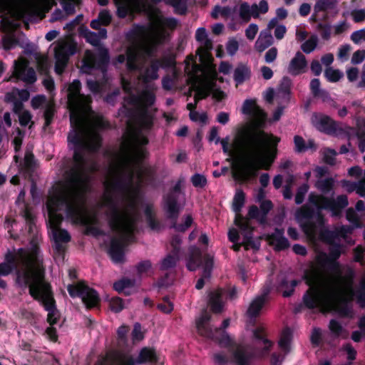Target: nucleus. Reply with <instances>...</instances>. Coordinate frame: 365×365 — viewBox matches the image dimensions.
Wrapping results in <instances>:
<instances>
[{
  "instance_id": "1",
  "label": "nucleus",
  "mask_w": 365,
  "mask_h": 365,
  "mask_svg": "<svg viewBox=\"0 0 365 365\" xmlns=\"http://www.w3.org/2000/svg\"><path fill=\"white\" fill-rule=\"evenodd\" d=\"M137 110H120V115L128 117L127 130L123 135L119 151L115 155L105 181V203H110L112 192L123 185L128 191L125 207L119 209L112 207L108 213L111 229L121 237V242L113 240L108 253L115 262L123 259V242L133 235L136 215V189L134 175L137 163V128L135 126Z\"/></svg>"
},
{
  "instance_id": "2",
  "label": "nucleus",
  "mask_w": 365,
  "mask_h": 365,
  "mask_svg": "<svg viewBox=\"0 0 365 365\" xmlns=\"http://www.w3.org/2000/svg\"><path fill=\"white\" fill-rule=\"evenodd\" d=\"M89 188V176L85 165L74 163L68 172L63 182L55 185L49 192L46 207L48 225L55 241V249L59 253L63 251L61 243L68 242L71 236L59 226L63 220V211L76 224L90 225L94 224L96 216L86 206L85 194Z\"/></svg>"
},
{
  "instance_id": "3",
  "label": "nucleus",
  "mask_w": 365,
  "mask_h": 365,
  "mask_svg": "<svg viewBox=\"0 0 365 365\" xmlns=\"http://www.w3.org/2000/svg\"><path fill=\"white\" fill-rule=\"evenodd\" d=\"M145 13L148 19L146 26L138 24V81L144 83L158 79L160 68H173L176 66V54L170 52L158 58L160 46L170 38L165 27L174 30L178 24L173 17H165L160 9L148 5Z\"/></svg>"
},
{
  "instance_id": "4",
  "label": "nucleus",
  "mask_w": 365,
  "mask_h": 365,
  "mask_svg": "<svg viewBox=\"0 0 365 365\" xmlns=\"http://www.w3.org/2000/svg\"><path fill=\"white\" fill-rule=\"evenodd\" d=\"M354 273L340 276V283L343 286L329 287L322 289L319 285L324 282V274L317 267L306 269L302 277L309 287L302 297V304L307 309H314L334 306L336 312L344 317L351 316V304L355 299L361 308L365 307V279L360 282V287L355 290L353 287Z\"/></svg>"
},
{
  "instance_id": "5",
  "label": "nucleus",
  "mask_w": 365,
  "mask_h": 365,
  "mask_svg": "<svg viewBox=\"0 0 365 365\" xmlns=\"http://www.w3.org/2000/svg\"><path fill=\"white\" fill-rule=\"evenodd\" d=\"M81 83L73 81L68 87V103L72 130L68 136V145L74 150V163L83 164L81 151L96 150L101 145L98 130L106 128L107 122L98 113L91 110V99L80 93Z\"/></svg>"
},
{
  "instance_id": "6",
  "label": "nucleus",
  "mask_w": 365,
  "mask_h": 365,
  "mask_svg": "<svg viewBox=\"0 0 365 365\" xmlns=\"http://www.w3.org/2000/svg\"><path fill=\"white\" fill-rule=\"evenodd\" d=\"M280 138L268 134L256 126H247L238 130L236 143L246 155L247 169L234 173L237 180L247 181L257 170H269L277 156V145Z\"/></svg>"
},
{
  "instance_id": "7",
  "label": "nucleus",
  "mask_w": 365,
  "mask_h": 365,
  "mask_svg": "<svg viewBox=\"0 0 365 365\" xmlns=\"http://www.w3.org/2000/svg\"><path fill=\"white\" fill-rule=\"evenodd\" d=\"M348 204V198L344 195L334 199L312 192L308 196V204L297 210L296 217L304 234L314 236L318 229L323 227L325 224L323 210H329L334 215H338Z\"/></svg>"
},
{
  "instance_id": "8",
  "label": "nucleus",
  "mask_w": 365,
  "mask_h": 365,
  "mask_svg": "<svg viewBox=\"0 0 365 365\" xmlns=\"http://www.w3.org/2000/svg\"><path fill=\"white\" fill-rule=\"evenodd\" d=\"M27 267L18 273V283L24 288H29L30 295L41 302L48 312L47 321L50 325L55 324L59 319L56 309L51 286L45 280V269L37 261L33 272H28Z\"/></svg>"
},
{
  "instance_id": "9",
  "label": "nucleus",
  "mask_w": 365,
  "mask_h": 365,
  "mask_svg": "<svg viewBox=\"0 0 365 365\" xmlns=\"http://www.w3.org/2000/svg\"><path fill=\"white\" fill-rule=\"evenodd\" d=\"M183 178H180L175 185L169 189L167 193L163 195L162 208L166 218L170 220V229H173L177 232H185L193 224L194 220L190 214L183 217L182 223H178V219L182 209L179 202V195L182 192V184Z\"/></svg>"
},
{
  "instance_id": "10",
  "label": "nucleus",
  "mask_w": 365,
  "mask_h": 365,
  "mask_svg": "<svg viewBox=\"0 0 365 365\" xmlns=\"http://www.w3.org/2000/svg\"><path fill=\"white\" fill-rule=\"evenodd\" d=\"M148 143V138H138V209L143 201V190H155L163 183V180L158 176L157 167L146 162L150 153L144 146Z\"/></svg>"
},
{
  "instance_id": "11",
  "label": "nucleus",
  "mask_w": 365,
  "mask_h": 365,
  "mask_svg": "<svg viewBox=\"0 0 365 365\" xmlns=\"http://www.w3.org/2000/svg\"><path fill=\"white\" fill-rule=\"evenodd\" d=\"M5 261L0 264V276L9 274L16 267L17 269L16 282L19 287L17 280L20 270L27 267L28 272H33L37 261H39L41 267H43V259L37 247L31 249H19L16 252H8L5 256Z\"/></svg>"
},
{
  "instance_id": "12",
  "label": "nucleus",
  "mask_w": 365,
  "mask_h": 365,
  "mask_svg": "<svg viewBox=\"0 0 365 365\" xmlns=\"http://www.w3.org/2000/svg\"><path fill=\"white\" fill-rule=\"evenodd\" d=\"M155 99V93L148 86L142 91L138 90V138H148L153 127L157 109L151 107Z\"/></svg>"
},
{
  "instance_id": "13",
  "label": "nucleus",
  "mask_w": 365,
  "mask_h": 365,
  "mask_svg": "<svg viewBox=\"0 0 365 365\" xmlns=\"http://www.w3.org/2000/svg\"><path fill=\"white\" fill-rule=\"evenodd\" d=\"M253 336L256 344H263L264 347L259 351V356H255L254 352L248 351L245 346H237L232 352L233 361L237 365H250L256 356L264 358L269 353L273 342L267 338L264 329L262 327L255 329Z\"/></svg>"
},
{
  "instance_id": "14",
  "label": "nucleus",
  "mask_w": 365,
  "mask_h": 365,
  "mask_svg": "<svg viewBox=\"0 0 365 365\" xmlns=\"http://www.w3.org/2000/svg\"><path fill=\"white\" fill-rule=\"evenodd\" d=\"M341 254V247L340 244L334 243L331 245L329 247V255H327L325 252H321L317 255L316 258V261L317 263V266H312L309 269H312L313 267H317L324 274V282L320 286V288L322 289H328L329 288L325 287L326 284V277L325 273L324 272V269H328L329 270L337 272L338 274V282H340V276H342L340 272V265L337 262L338 259L340 257Z\"/></svg>"
},
{
  "instance_id": "15",
  "label": "nucleus",
  "mask_w": 365,
  "mask_h": 365,
  "mask_svg": "<svg viewBox=\"0 0 365 365\" xmlns=\"http://www.w3.org/2000/svg\"><path fill=\"white\" fill-rule=\"evenodd\" d=\"M260 211L256 205L250 207L247 215L242 216L241 214H237L235 217V225L237 226L242 232L243 235V242L245 245L251 247L253 249L258 250L259 245H257L253 240V232L255 227L251 224V220H256L259 217Z\"/></svg>"
},
{
  "instance_id": "16",
  "label": "nucleus",
  "mask_w": 365,
  "mask_h": 365,
  "mask_svg": "<svg viewBox=\"0 0 365 365\" xmlns=\"http://www.w3.org/2000/svg\"><path fill=\"white\" fill-rule=\"evenodd\" d=\"M76 44L71 39H61L56 43L55 52V71L61 74L67 64L68 57L76 52Z\"/></svg>"
},
{
  "instance_id": "17",
  "label": "nucleus",
  "mask_w": 365,
  "mask_h": 365,
  "mask_svg": "<svg viewBox=\"0 0 365 365\" xmlns=\"http://www.w3.org/2000/svg\"><path fill=\"white\" fill-rule=\"evenodd\" d=\"M108 51L103 46L98 48V58L93 52L87 51L85 53L81 70L83 73H90L93 69L99 68L102 73H104L105 66L108 63Z\"/></svg>"
},
{
  "instance_id": "18",
  "label": "nucleus",
  "mask_w": 365,
  "mask_h": 365,
  "mask_svg": "<svg viewBox=\"0 0 365 365\" xmlns=\"http://www.w3.org/2000/svg\"><path fill=\"white\" fill-rule=\"evenodd\" d=\"M68 292L72 297H81L88 309L96 307L99 304L100 298L98 293L83 282L69 285Z\"/></svg>"
},
{
  "instance_id": "19",
  "label": "nucleus",
  "mask_w": 365,
  "mask_h": 365,
  "mask_svg": "<svg viewBox=\"0 0 365 365\" xmlns=\"http://www.w3.org/2000/svg\"><path fill=\"white\" fill-rule=\"evenodd\" d=\"M13 6L11 9V18L5 17L1 20V27L4 31L10 33L19 26L18 20L22 18L28 6L27 0H11Z\"/></svg>"
},
{
  "instance_id": "20",
  "label": "nucleus",
  "mask_w": 365,
  "mask_h": 365,
  "mask_svg": "<svg viewBox=\"0 0 365 365\" xmlns=\"http://www.w3.org/2000/svg\"><path fill=\"white\" fill-rule=\"evenodd\" d=\"M11 78L21 80L26 83H33L36 81V73L29 67V62L24 58L14 61Z\"/></svg>"
},
{
  "instance_id": "21",
  "label": "nucleus",
  "mask_w": 365,
  "mask_h": 365,
  "mask_svg": "<svg viewBox=\"0 0 365 365\" xmlns=\"http://www.w3.org/2000/svg\"><path fill=\"white\" fill-rule=\"evenodd\" d=\"M312 123L318 130L327 135H335L338 130L337 123L326 115H314Z\"/></svg>"
},
{
  "instance_id": "22",
  "label": "nucleus",
  "mask_w": 365,
  "mask_h": 365,
  "mask_svg": "<svg viewBox=\"0 0 365 365\" xmlns=\"http://www.w3.org/2000/svg\"><path fill=\"white\" fill-rule=\"evenodd\" d=\"M267 240L277 252L285 250L290 246L289 240L284 235L282 228L276 227L274 232L267 236Z\"/></svg>"
},
{
  "instance_id": "23",
  "label": "nucleus",
  "mask_w": 365,
  "mask_h": 365,
  "mask_svg": "<svg viewBox=\"0 0 365 365\" xmlns=\"http://www.w3.org/2000/svg\"><path fill=\"white\" fill-rule=\"evenodd\" d=\"M269 289H264L260 295L255 297L250 303L247 310V315L251 319L257 318L261 309L266 303Z\"/></svg>"
},
{
  "instance_id": "24",
  "label": "nucleus",
  "mask_w": 365,
  "mask_h": 365,
  "mask_svg": "<svg viewBox=\"0 0 365 365\" xmlns=\"http://www.w3.org/2000/svg\"><path fill=\"white\" fill-rule=\"evenodd\" d=\"M211 319V315L207 312L206 309H204L200 317L196 320V328L197 329L198 333L204 336H212L213 332L212 327H210L207 323L210 322Z\"/></svg>"
},
{
  "instance_id": "25",
  "label": "nucleus",
  "mask_w": 365,
  "mask_h": 365,
  "mask_svg": "<svg viewBox=\"0 0 365 365\" xmlns=\"http://www.w3.org/2000/svg\"><path fill=\"white\" fill-rule=\"evenodd\" d=\"M117 6V14L120 18L133 16L137 6V0H113Z\"/></svg>"
},
{
  "instance_id": "26",
  "label": "nucleus",
  "mask_w": 365,
  "mask_h": 365,
  "mask_svg": "<svg viewBox=\"0 0 365 365\" xmlns=\"http://www.w3.org/2000/svg\"><path fill=\"white\" fill-rule=\"evenodd\" d=\"M307 66V61L304 55L300 51H297L289 64L288 72L292 76L299 75L304 72Z\"/></svg>"
},
{
  "instance_id": "27",
  "label": "nucleus",
  "mask_w": 365,
  "mask_h": 365,
  "mask_svg": "<svg viewBox=\"0 0 365 365\" xmlns=\"http://www.w3.org/2000/svg\"><path fill=\"white\" fill-rule=\"evenodd\" d=\"M208 305L212 312L215 314H220L222 312L224 304L222 302V290L221 289L212 291L209 293Z\"/></svg>"
},
{
  "instance_id": "28",
  "label": "nucleus",
  "mask_w": 365,
  "mask_h": 365,
  "mask_svg": "<svg viewBox=\"0 0 365 365\" xmlns=\"http://www.w3.org/2000/svg\"><path fill=\"white\" fill-rule=\"evenodd\" d=\"M158 361V356L153 347L145 346L138 352V364H155Z\"/></svg>"
},
{
  "instance_id": "29",
  "label": "nucleus",
  "mask_w": 365,
  "mask_h": 365,
  "mask_svg": "<svg viewBox=\"0 0 365 365\" xmlns=\"http://www.w3.org/2000/svg\"><path fill=\"white\" fill-rule=\"evenodd\" d=\"M144 214L147 225L152 231L158 232L163 229V225L155 217L153 205H146L144 210Z\"/></svg>"
},
{
  "instance_id": "30",
  "label": "nucleus",
  "mask_w": 365,
  "mask_h": 365,
  "mask_svg": "<svg viewBox=\"0 0 365 365\" xmlns=\"http://www.w3.org/2000/svg\"><path fill=\"white\" fill-rule=\"evenodd\" d=\"M212 332V336H206V338L217 342L220 346L222 347L230 348L234 345L232 339L225 330H221V329H214Z\"/></svg>"
},
{
  "instance_id": "31",
  "label": "nucleus",
  "mask_w": 365,
  "mask_h": 365,
  "mask_svg": "<svg viewBox=\"0 0 365 365\" xmlns=\"http://www.w3.org/2000/svg\"><path fill=\"white\" fill-rule=\"evenodd\" d=\"M202 255L197 247H192L190 250L187 262V268L190 271H195L202 264Z\"/></svg>"
},
{
  "instance_id": "32",
  "label": "nucleus",
  "mask_w": 365,
  "mask_h": 365,
  "mask_svg": "<svg viewBox=\"0 0 365 365\" xmlns=\"http://www.w3.org/2000/svg\"><path fill=\"white\" fill-rule=\"evenodd\" d=\"M299 282L300 281L297 279L289 282L287 277H283L278 282L277 289L279 292H282L284 297H289L293 294L295 287Z\"/></svg>"
},
{
  "instance_id": "33",
  "label": "nucleus",
  "mask_w": 365,
  "mask_h": 365,
  "mask_svg": "<svg viewBox=\"0 0 365 365\" xmlns=\"http://www.w3.org/2000/svg\"><path fill=\"white\" fill-rule=\"evenodd\" d=\"M242 111L244 114L253 117H264L265 115L255 100L252 99H247L244 101Z\"/></svg>"
},
{
  "instance_id": "34",
  "label": "nucleus",
  "mask_w": 365,
  "mask_h": 365,
  "mask_svg": "<svg viewBox=\"0 0 365 365\" xmlns=\"http://www.w3.org/2000/svg\"><path fill=\"white\" fill-rule=\"evenodd\" d=\"M130 45L127 50L126 64L129 70H133L136 68L137 56V41L135 36H129Z\"/></svg>"
},
{
  "instance_id": "35",
  "label": "nucleus",
  "mask_w": 365,
  "mask_h": 365,
  "mask_svg": "<svg viewBox=\"0 0 365 365\" xmlns=\"http://www.w3.org/2000/svg\"><path fill=\"white\" fill-rule=\"evenodd\" d=\"M82 36L91 45L98 46L100 41L106 38L107 31L105 29H101L98 33H95L86 29L82 31Z\"/></svg>"
},
{
  "instance_id": "36",
  "label": "nucleus",
  "mask_w": 365,
  "mask_h": 365,
  "mask_svg": "<svg viewBox=\"0 0 365 365\" xmlns=\"http://www.w3.org/2000/svg\"><path fill=\"white\" fill-rule=\"evenodd\" d=\"M273 42V37L270 32L268 31H262L255 42V47L259 53H262L272 46Z\"/></svg>"
},
{
  "instance_id": "37",
  "label": "nucleus",
  "mask_w": 365,
  "mask_h": 365,
  "mask_svg": "<svg viewBox=\"0 0 365 365\" xmlns=\"http://www.w3.org/2000/svg\"><path fill=\"white\" fill-rule=\"evenodd\" d=\"M251 76L250 68L244 63H240L234 71V80L237 84H242Z\"/></svg>"
},
{
  "instance_id": "38",
  "label": "nucleus",
  "mask_w": 365,
  "mask_h": 365,
  "mask_svg": "<svg viewBox=\"0 0 365 365\" xmlns=\"http://www.w3.org/2000/svg\"><path fill=\"white\" fill-rule=\"evenodd\" d=\"M13 111L19 116V123L21 125H27L31 120V114L29 111L24 110L23 104L21 102H16Z\"/></svg>"
},
{
  "instance_id": "39",
  "label": "nucleus",
  "mask_w": 365,
  "mask_h": 365,
  "mask_svg": "<svg viewBox=\"0 0 365 365\" xmlns=\"http://www.w3.org/2000/svg\"><path fill=\"white\" fill-rule=\"evenodd\" d=\"M6 98L8 101L13 103L14 106L16 102H21L23 104V102L28 101L29 98V93L25 89H16L13 90L11 93H7Z\"/></svg>"
},
{
  "instance_id": "40",
  "label": "nucleus",
  "mask_w": 365,
  "mask_h": 365,
  "mask_svg": "<svg viewBox=\"0 0 365 365\" xmlns=\"http://www.w3.org/2000/svg\"><path fill=\"white\" fill-rule=\"evenodd\" d=\"M113 288L119 293L130 294L135 289V281L123 278L113 284Z\"/></svg>"
},
{
  "instance_id": "41",
  "label": "nucleus",
  "mask_w": 365,
  "mask_h": 365,
  "mask_svg": "<svg viewBox=\"0 0 365 365\" xmlns=\"http://www.w3.org/2000/svg\"><path fill=\"white\" fill-rule=\"evenodd\" d=\"M336 0H317L314 6L315 13L327 12L336 9Z\"/></svg>"
},
{
  "instance_id": "42",
  "label": "nucleus",
  "mask_w": 365,
  "mask_h": 365,
  "mask_svg": "<svg viewBox=\"0 0 365 365\" xmlns=\"http://www.w3.org/2000/svg\"><path fill=\"white\" fill-rule=\"evenodd\" d=\"M112 19L111 14L107 10H102L97 19H94L91 22V27L93 29H99L101 25H108Z\"/></svg>"
},
{
  "instance_id": "43",
  "label": "nucleus",
  "mask_w": 365,
  "mask_h": 365,
  "mask_svg": "<svg viewBox=\"0 0 365 365\" xmlns=\"http://www.w3.org/2000/svg\"><path fill=\"white\" fill-rule=\"evenodd\" d=\"M292 338V330L289 327L284 328L282 332L281 337L278 342L279 346L285 351H289Z\"/></svg>"
},
{
  "instance_id": "44",
  "label": "nucleus",
  "mask_w": 365,
  "mask_h": 365,
  "mask_svg": "<svg viewBox=\"0 0 365 365\" xmlns=\"http://www.w3.org/2000/svg\"><path fill=\"white\" fill-rule=\"evenodd\" d=\"M108 361H115L117 365H134V361L128 356H123L118 352H112L107 355Z\"/></svg>"
},
{
  "instance_id": "45",
  "label": "nucleus",
  "mask_w": 365,
  "mask_h": 365,
  "mask_svg": "<svg viewBox=\"0 0 365 365\" xmlns=\"http://www.w3.org/2000/svg\"><path fill=\"white\" fill-rule=\"evenodd\" d=\"M180 255L175 256L173 253L170 252L162 260L160 267V270L166 271L169 269L173 268L176 266L178 262L180 260Z\"/></svg>"
},
{
  "instance_id": "46",
  "label": "nucleus",
  "mask_w": 365,
  "mask_h": 365,
  "mask_svg": "<svg viewBox=\"0 0 365 365\" xmlns=\"http://www.w3.org/2000/svg\"><path fill=\"white\" fill-rule=\"evenodd\" d=\"M334 181L333 178H328L324 180H319L316 182V187L322 192V195L329 194L334 187Z\"/></svg>"
},
{
  "instance_id": "47",
  "label": "nucleus",
  "mask_w": 365,
  "mask_h": 365,
  "mask_svg": "<svg viewBox=\"0 0 365 365\" xmlns=\"http://www.w3.org/2000/svg\"><path fill=\"white\" fill-rule=\"evenodd\" d=\"M197 103H196V101H195L194 103H189L187 104V109L190 111L189 117L192 121L196 122L197 116H199L200 121L202 123H206L207 120V114L205 113L200 114L198 112L194 110L197 107Z\"/></svg>"
},
{
  "instance_id": "48",
  "label": "nucleus",
  "mask_w": 365,
  "mask_h": 365,
  "mask_svg": "<svg viewBox=\"0 0 365 365\" xmlns=\"http://www.w3.org/2000/svg\"><path fill=\"white\" fill-rule=\"evenodd\" d=\"M245 192L242 190H237L234 196L232 202L233 210L235 212L236 215L240 214V212L245 204Z\"/></svg>"
},
{
  "instance_id": "49",
  "label": "nucleus",
  "mask_w": 365,
  "mask_h": 365,
  "mask_svg": "<svg viewBox=\"0 0 365 365\" xmlns=\"http://www.w3.org/2000/svg\"><path fill=\"white\" fill-rule=\"evenodd\" d=\"M182 242V237L180 234L173 235L170 240V244L172 247L170 252L173 253L175 256H180Z\"/></svg>"
},
{
  "instance_id": "50",
  "label": "nucleus",
  "mask_w": 365,
  "mask_h": 365,
  "mask_svg": "<svg viewBox=\"0 0 365 365\" xmlns=\"http://www.w3.org/2000/svg\"><path fill=\"white\" fill-rule=\"evenodd\" d=\"M165 4L172 6L176 14L185 15L187 12V6L185 2L182 0H165Z\"/></svg>"
},
{
  "instance_id": "51",
  "label": "nucleus",
  "mask_w": 365,
  "mask_h": 365,
  "mask_svg": "<svg viewBox=\"0 0 365 365\" xmlns=\"http://www.w3.org/2000/svg\"><path fill=\"white\" fill-rule=\"evenodd\" d=\"M213 257L210 254H205L202 257L203 277H209L213 267Z\"/></svg>"
},
{
  "instance_id": "52",
  "label": "nucleus",
  "mask_w": 365,
  "mask_h": 365,
  "mask_svg": "<svg viewBox=\"0 0 365 365\" xmlns=\"http://www.w3.org/2000/svg\"><path fill=\"white\" fill-rule=\"evenodd\" d=\"M324 76L329 82L336 83L342 78L343 73L338 69L329 67L325 69Z\"/></svg>"
},
{
  "instance_id": "53",
  "label": "nucleus",
  "mask_w": 365,
  "mask_h": 365,
  "mask_svg": "<svg viewBox=\"0 0 365 365\" xmlns=\"http://www.w3.org/2000/svg\"><path fill=\"white\" fill-rule=\"evenodd\" d=\"M318 43V38L316 35H312L308 40L304 41L301 45V49L305 53H310L317 47Z\"/></svg>"
},
{
  "instance_id": "54",
  "label": "nucleus",
  "mask_w": 365,
  "mask_h": 365,
  "mask_svg": "<svg viewBox=\"0 0 365 365\" xmlns=\"http://www.w3.org/2000/svg\"><path fill=\"white\" fill-rule=\"evenodd\" d=\"M153 274L152 263L150 260H143L138 262V277L140 275L150 276Z\"/></svg>"
},
{
  "instance_id": "55",
  "label": "nucleus",
  "mask_w": 365,
  "mask_h": 365,
  "mask_svg": "<svg viewBox=\"0 0 365 365\" xmlns=\"http://www.w3.org/2000/svg\"><path fill=\"white\" fill-rule=\"evenodd\" d=\"M309 189V186L307 183H304L297 188L294 198L297 205L302 204Z\"/></svg>"
},
{
  "instance_id": "56",
  "label": "nucleus",
  "mask_w": 365,
  "mask_h": 365,
  "mask_svg": "<svg viewBox=\"0 0 365 365\" xmlns=\"http://www.w3.org/2000/svg\"><path fill=\"white\" fill-rule=\"evenodd\" d=\"M317 30L319 32L322 38L327 41L331 37V26L329 24L319 23Z\"/></svg>"
},
{
  "instance_id": "57",
  "label": "nucleus",
  "mask_w": 365,
  "mask_h": 365,
  "mask_svg": "<svg viewBox=\"0 0 365 365\" xmlns=\"http://www.w3.org/2000/svg\"><path fill=\"white\" fill-rule=\"evenodd\" d=\"M192 185L197 188H203L207 184V180L204 175L200 173L194 174L190 179Z\"/></svg>"
},
{
  "instance_id": "58",
  "label": "nucleus",
  "mask_w": 365,
  "mask_h": 365,
  "mask_svg": "<svg viewBox=\"0 0 365 365\" xmlns=\"http://www.w3.org/2000/svg\"><path fill=\"white\" fill-rule=\"evenodd\" d=\"M336 152L335 151V150L331 148H326L324 152V162L327 165H334L336 161Z\"/></svg>"
},
{
  "instance_id": "59",
  "label": "nucleus",
  "mask_w": 365,
  "mask_h": 365,
  "mask_svg": "<svg viewBox=\"0 0 365 365\" xmlns=\"http://www.w3.org/2000/svg\"><path fill=\"white\" fill-rule=\"evenodd\" d=\"M250 6L247 2H243L240 6L239 14L240 18L247 22L250 20Z\"/></svg>"
},
{
  "instance_id": "60",
  "label": "nucleus",
  "mask_w": 365,
  "mask_h": 365,
  "mask_svg": "<svg viewBox=\"0 0 365 365\" xmlns=\"http://www.w3.org/2000/svg\"><path fill=\"white\" fill-rule=\"evenodd\" d=\"M329 328L331 332L336 336H339L343 331V327L336 319H331L329 324Z\"/></svg>"
},
{
  "instance_id": "61",
  "label": "nucleus",
  "mask_w": 365,
  "mask_h": 365,
  "mask_svg": "<svg viewBox=\"0 0 365 365\" xmlns=\"http://www.w3.org/2000/svg\"><path fill=\"white\" fill-rule=\"evenodd\" d=\"M294 143L295 145V151L297 153H303L308 149L305 140L300 135H295L294 137Z\"/></svg>"
},
{
  "instance_id": "62",
  "label": "nucleus",
  "mask_w": 365,
  "mask_h": 365,
  "mask_svg": "<svg viewBox=\"0 0 365 365\" xmlns=\"http://www.w3.org/2000/svg\"><path fill=\"white\" fill-rule=\"evenodd\" d=\"M211 92V88L207 87L199 88L196 91V93L194 96L195 101L198 103L202 99L207 98Z\"/></svg>"
},
{
  "instance_id": "63",
  "label": "nucleus",
  "mask_w": 365,
  "mask_h": 365,
  "mask_svg": "<svg viewBox=\"0 0 365 365\" xmlns=\"http://www.w3.org/2000/svg\"><path fill=\"white\" fill-rule=\"evenodd\" d=\"M350 38L355 44L357 45L359 44L361 41H365V28L354 31L351 34Z\"/></svg>"
},
{
  "instance_id": "64",
  "label": "nucleus",
  "mask_w": 365,
  "mask_h": 365,
  "mask_svg": "<svg viewBox=\"0 0 365 365\" xmlns=\"http://www.w3.org/2000/svg\"><path fill=\"white\" fill-rule=\"evenodd\" d=\"M351 190H356V193L361 197H365V176L357 183H353Z\"/></svg>"
}]
</instances>
